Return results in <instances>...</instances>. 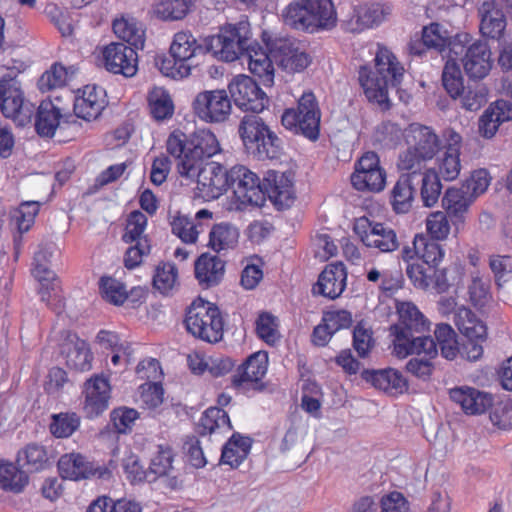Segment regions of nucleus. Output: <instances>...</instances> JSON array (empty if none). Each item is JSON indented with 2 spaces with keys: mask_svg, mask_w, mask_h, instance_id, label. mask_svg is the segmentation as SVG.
I'll use <instances>...</instances> for the list:
<instances>
[{
  "mask_svg": "<svg viewBox=\"0 0 512 512\" xmlns=\"http://www.w3.org/2000/svg\"><path fill=\"white\" fill-rule=\"evenodd\" d=\"M417 261L407 264L406 274L416 289L428 290L430 287L438 293L446 292L451 286L462 284L465 268L455 262L448 267L439 268L445 257V250L438 240L424 234L415 235Z\"/></svg>",
  "mask_w": 512,
  "mask_h": 512,
  "instance_id": "nucleus-1",
  "label": "nucleus"
},
{
  "mask_svg": "<svg viewBox=\"0 0 512 512\" xmlns=\"http://www.w3.org/2000/svg\"><path fill=\"white\" fill-rule=\"evenodd\" d=\"M374 61L375 70L360 68L359 83L367 100L377 104L382 111H387L391 108L388 87H397L402 83L405 69L396 55L380 43L377 44Z\"/></svg>",
  "mask_w": 512,
  "mask_h": 512,
  "instance_id": "nucleus-2",
  "label": "nucleus"
},
{
  "mask_svg": "<svg viewBox=\"0 0 512 512\" xmlns=\"http://www.w3.org/2000/svg\"><path fill=\"white\" fill-rule=\"evenodd\" d=\"M167 152L178 160L180 176H191L195 169L220 153L216 136L209 130H199L187 136L180 131L172 132L166 141Z\"/></svg>",
  "mask_w": 512,
  "mask_h": 512,
  "instance_id": "nucleus-3",
  "label": "nucleus"
},
{
  "mask_svg": "<svg viewBox=\"0 0 512 512\" xmlns=\"http://www.w3.org/2000/svg\"><path fill=\"white\" fill-rule=\"evenodd\" d=\"M473 40L471 34L459 32L450 37L448 31L437 22H432L422 28L421 36L411 37L408 43V52L412 56H423L429 50L442 54L449 49V55L459 54L463 51V45Z\"/></svg>",
  "mask_w": 512,
  "mask_h": 512,
  "instance_id": "nucleus-4",
  "label": "nucleus"
},
{
  "mask_svg": "<svg viewBox=\"0 0 512 512\" xmlns=\"http://www.w3.org/2000/svg\"><path fill=\"white\" fill-rule=\"evenodd\" d=\"M184 322L187 331L202 341L217 343L223 338L224 321L219 308L201 298L188 307Z\"/></svg>",
  "mask_w": 512,
  "mask_h": 512,
  "instance_id": "nucleus-5",
  "label": "nucleus"
},
{
  "mask_svg": "<svg viewBox=\"0 0 512 512\" xmlns=\"http://www.w3.org/2000/svg\"><path fill=\"white\" fill-rule=\"evenodd\" d=\"M251 36L250 23L247 20L226 24L217 35L207 37L208 53L219 60L233 62L241 57Z\"/></svg>",
  "mask_w": 512,
  "mask_h": 512,
  "instance_id": "nucleus-6",
  "label": "nucleus"
},
{
  "mask_svg": "<svg viewBox=\"0 0 512 512\" xmlns=\"http://www.w3.org/2000/svg\"><path fill=\"white\" fill-rule=\"evenodd\" d=\"M321 113L312 92H305L298 100L297 108L286 109L281 117L282 125L295 134L316 141L320 132Z\"/></svg>",
  "mask_w": 512,
  "mask_h": 512,
  "instance_id": "nucleus-7",
  "label": "nucleus"
},
{
  "mask_svg": "<svg viewBox=\"0 0 512 512\" xmlns=\"http://www.w3.org/2000/svg\"><path fill=\"white\" fill-rule=\"evenodd\" d=\"M354 233L364 246L381 253L394 252L400 245L397 233L392 227L366 215L354 218Z\"/></svg>",
  "mask_w": 512,
  "mask_h": 512,
  "instance_id": "nucleus-8",
  "label": "nucleus"
},
{
  "mask_svg": "<svg viewBox=\"0 0 512 512\" xmlns=\"http://www.w3.org/2000/svg\"><path fill=\"white\" fill-rule=\"evenodd\" d=\"M0 110L18 126L31 122L34 105L25 99L20 83L13 78L0 80Z\"/></svg>",
  "mask_w": 512,
  "mask_h": 512,
  "instance_id": "nucleus-9",
  "label": "nucleus"
},
{
  "mask_svg": "<svg viewBox=\"0 0 512 512\" xmlns=\"http://www.w3.org/2000/svg\"><path fill=\"white\" fill-rule=\"evenodd\" d=\"M186 179H197L196 195L204 201L218 199L230 187V170L218 162H206L195 169L191 176H181Z\"/></svg>",
  "mask_w": 512,
  "mask_h": 512,
  "instance_id": "nucleus-10",
  "label": "nucleus"
},
{
  "mask_svg": "<svg viewBox=\"0 0 512 512\" xmlns=\"http://www.w3.org/2000/svg\"><path fill=\"white\" fill-rule=\"evenodd\" d=\"M392 354L398 359L421 354L437 357L438 350L431 336L418 335V332L390 326Z\"/></svg>",
  "mask_w": 512,
  "mask_h": 512,
  "instance_id": "nucleus-11",
  "label": "nucleus"
},
{
  "mask_svg": "<svg viewBox=\"0 0 512 512\" xmlns=\"http://www.w3.org/2000/svg\"><path fill=\"white\" fill-rule=\"evenodd\" d=\"M192 105L195 114L206 123L225 122L232 110L230 97L220 89L198 93Z\"/></svg>",
  "mask_w": 512,
  "mask_h": 512,
  "instance_id": "nucleus-12",
  "label": "nucleus"
},
{
  "mask_svg": "<svg viewBox=\"0 0 512 512\" xmlns=\"http://www.w3.org/2000/svg\"><path fill=\"white\" fill-rule=\"evenodd\" d=\"M386 183V172L377 153L365 152L354 165V189L378 193Z\"/></svg>",
  "mask_w": 512,
  "mask_h": 512,
  "instance_id": "nucleus-13",
  "label": "nucleus"
},
{
  "mask_svg": "<svg viewBox=\"0 0 512 512\" xmlns=\"http://www.w3.org/2000/svg\"><path fill=\"white\" fill-rule=\"evenodd\" d=\"M228 89L235 105L245 111L260 113L268 102L265 92L247 75L234 77Z\"/></svg>",
  "mask_w": 512,
  "mask_h": 512,
  "instance_id": "nucleus-14",
  "label": "nucleus"
},
{
  "mask_svg": "<svg viewBox=\"0 0 512 512\" xmlns=\"http://www.w3.org/2000/svg\"><path fill=\"white\" fill-rule=\"evenodd\" d=\"M463 46V51L452 54L451 58L461 61L469 78L477 80L485 78L492 68L491 50L488 44L481 40H471Z\"/></svg>",
  "mask_w": 512,
  "mask_h": 512,
  "instance_id": "nucleus-15",
  "label": "nucleus"
},
{
  "mask_svg": "<svg viewBox=\"0 0 512 512\" xmlns=\"http://www.w3.org/2000/svg\"><path fill=\"white\" fill-rule=\"evenodd\" d=\"M269 51L278 66L288 74L303 72L311 63L310 55L291 39L274 40Z\"/></svg>",
  "mask_w": 512,
  "mask_h": 512,
  "instance_id": "nucleus-16",
  "label": "nucleus"
},
{
  "mask_svg": "<svg viewBox=\"0 0 512 512\" xmlns=\"http://www.w3.org/2000/svg\"><path fill=\"white\" fill-rule=\"evenodd\" d=\"M230 187L243 204L261 206L264 203V192L259 177L248 168L236 165L230 169Z\"/></svg>",
  "mask_w": 512,
  "mask_h": 512,
  "instance_id": "nucleus-17",
  "label": "nucleus"
},
{
  "mask_svg": "<svg viewBox=\"0 0 512 512\" xmlns=\"http://www.w3.org/2000/svg\"><path fill=\"white\" fill-rule=\"evenodd\" d=\"M107 71L132 77L138 70V56L135 49L125 43H110L103 51Z\"/></svg>",
  "mask_w": 512,
  "mask_h": 512,
  "instance_id": "nucleus-18",
  "label": "nucleus"
},
{
  "mask_svg": "<svg viewBox=\"0 0 512 512\" xmlns=\"http://www.w3.org/2000/svg\"><path fill=\"white\" fill-rule=\"evenodd\" d=\"M53 249L51 247H40L34 254L32 262V275L41 284L40 295L42 301L49 303L52 295L58 297V281L54 271L51 269V258Z\"/></svg>",
  "mask_w": 512,
  "mask_h": 512,
  "instance_id": "nucleus-19",
  "label": "nucleus"
},
{
  "mask_svg": "<svg viewBox=\"0 0 512 512\" xmlns=\"http://www.w3.org/2000/svg\"><path fill=\"white\" fill-rule=\"evenodd\" d=\"M262 190L279 208L290 207L295 198L292 173L267 171L263 178Z\"/></svg>",
  "mask_w": 512,
  "mask_h": 512,
  "instance_id": "nucleus-20",
  "label": "nucleus"
},
{
  "mask_svg": "<svg viewBox=\"0 0 512 512\" xmlns=\"http://www.w3.org/2000/svg\"><path fill=\"white\" fill-rule=\"evenodd\" d=\"M58 470L62 478L74 481L92 476L104 478L108 474L107 469L95 465L80 453L62 455L58 461Z\"/></svg>",
  "mask_w": 512,
  "mask_h": 512,
  "instance_id": "nucleus-21",
  "label": "nucleus"
},
{
  "mask_svg": "<svg viewBox=\"0 0 512 512\" xmlns=\"http://www.w3.org/2000/svg\"><path fill=\"white\" fill-rule=\"evenodd\" d=\"M111 387L107 378L96 375L85 382L84 413L95 418L108 409Z\"/></svg>",
  "mask_w": 512,
  "mask_h": 512,
  "instance_id": "nucleus-22",
  "label": "nucleus"
},
{
  "mask_svg": "<svg viewBox=\"0 0 512 512\" xmlns=\"http://www.w3.org/2000/svg\"><path fill=\"white\" fill-rule=\"evenodd\" d=\"M61 354L66 358V364L77 371H88L92 365V353L86 341L76 333L66 331L60 344Z\"/></svg>",
  "mask_w": 512,
  "mask_h": 512,
  "instance_id": "nucleus-23",
  "label": "nucleus"
},
{
  "mask_svg": "<svg viewBox=\"0 0 512 512\" xmlns=\"http://www.w3.org/2000/svg\"><path fill=\"white\" fill-rule=\"evenodd\" d=\"M475 200L463 188H448L442 198V207L449 216L454 230L458 233L463 229L469 208Z\"/></svg>",
  "mask_w": 512,
  "mask_h": 512,
  "instance_id": "nucleus-24",
  "label": "nucleus"
},
{
  "mask_svg": "<svg viewBox=\"0 0 512 512\" xmlns=\"http://www.w3.org/2000/svg\"><path fill=\"white\" fill-rule=\"evenodd\" d=\"M360 376L365 382L370 383L376 389L392 396L403 394L408 389L407 379L400 371L393 368L379 370L364 369L361 371Z\"/></svg>",
  "mask_w": 512,
  "mask_h": 512,
  "instance_id": "nucleus-25",
  "label": "nucleus"
},
{
  "mask_svg": "<svg viewBox=\"0 0 512 512\" xmlns=\"http://www.w3.org/2000/svg\"><path fill=\"white\" fill-rule=\"evenodd\" d=\"M347 272L342 262L332 263L319 275L313 286V294H319L329 299L339 297L346 286Z\"/></svg>",
  "mask_w": 512,
  "mask_h": 512,
  "instance_id": "nucleus-26",
  "label": "nucleus"
},
{
  "mask_svg": "<svg viewBox=\"0 0 512 512\" xmlns=\"http://www.w3.org/2000/svg\"><path fill=\"white\" fill-rule=\"evenodd\" d=\"M462 137L452 131L449 135L448 145L437 158L436 170L439 178L445 181H453L458 178L461 171L460 148Z\"/></svg>",
  "mask_w": 512,
  "mask_h": 512,
  "instance_id": "nucleus-27",
  "label": "nucleus"
},
{
  "mask_svg": "<svg viewBox=\"0 0 512 512\" xmlns=\"http://www.w3.org/2000/svg\"><path fill=\"white\" fill-rule=\"evenodd\" d=\"M449 396L468 415L484 413L492 406L493 402L491 394L469 386L452 388L449 391Z\"/></svg>",
  "mask_w": 512,
  "mask_h": 512,
  "instance_id": "nucleus-28",
  "label": "nucleus"
},
{
  "mask_svg": "<svg viewBox=\"0 0 512 512\" xmlns=\"http://www.w3.org/2000/svg\"><path fill=\"white\" fill-rule=\"evenodd\" d=\"M407 146L432 160L440 150L441 141L434 130L421 124H411L406 131Z\"/></svg>",
  "mask_w": 512,
  "mask_h": 512,
  "instance_id": "nucleus-29",
  "label": "nucleus"
},
{
  "mask_svg": "<svg viewBox=\"0 0 512 512\" xmlns=\"http://www.w3.org/2000/svg\"><path fill=\"white\" fill-rule=\"evenodd\" d=\"M207 53V38L198 40L190 31L177 32L170 46L171 57L186 65H192V58Z\"/></svg>",
  "mask_w": 512,
  "mask_h": 512,
  "instance_id": "nucleus-30",
  "label": "nucleus"
},
{
  "mask_svg": "<svg viewBox=\"0 0 512 512\" xmlns=\"http://www.w3.org/2000/svg\"><path fill=\"white\" fill-rule=\"evenodd\" d=\"M512 120V102L499 99L491 103L479 119V133L484 138H492L499 126Z\"/></svg>",
  "mask_w": 512,
  "mask_h": 512,
  "instance_id": "nucleus-31",
  "label": "nucleus"
},
{
  "mask_svg": "<svg viewBox=\"0 0 512 512\" xmlns=\"http://www.w3.org/2000/svg\"><path fill=\"white\" fill-rule=\"evenodd\" d=\"M105 107V90L96 85H86L82 95L76 97L74 112L86 121L96 119Z\"/></svg>",
  "mask_w": 512,
  "mask_h": 512,
  "instance_id": "nucleus-32",
  "label": "nucleus"
},
{
  "mask_svg": "<svg viewBox=\"0 0 512 512\" xmlns=\"http://www.w3.org/2000/svg\"><path fill=\"white\" fill-rule=\"evenodd\" d=\"M267 368L268 354L265 351H257L237 368L232 376V383L237 388L257 383L265 376Z\"/></svg>",
  "mask_w": 512,
  "mask_h": 512,
  "instance_id": "nucleus-33",
  "label": "nucleus"
},
{
  "mask_svg": "<svg viewBox=\"0 0 512 512\" xmlns=\"http://www.w3.org/2000/svg\"><path fill=\"white\" fill-rule=\"evenodd\" d=\"M480 32L484 37L499 39L506 29V17L495 0L484 1L479 7Z\"/></svg>",
  "mask_w": 512,
  "mask_h": 512,
  "instance_id": "nucleus-34",
  "label": "nucleus"
},
{
  "mask_svg": "<svg viewBox=\"0 0 512 512\" xmlns=\"http://www.w3.org/2000/svg\"><path fill=\"white\" fill-rule=\"evenodd\" d=\"M224 273L225 262L218 256L204 253L195 262V277L204 289L218 285Z\"/></svg>",
  "mask_w": 512,
  "mask_h": 512,
  "instance_id": "nucleus-35",
  "label": "nucleus"
},
{
  "mask_svg": "<svg viewBox=\"0 0 512 512\" xmlns=\"http://www.w3.org/2000/svg\"><path fill=\"white\" fill-rule=\"evenodd\" d=\"M453 322L459 332L467 339L486 340L487 327L471 309L459 306L455 311V316H453Z\"/></svg>",
  "mask_w": 512,
  "mask_h": 512,
  "instance_id": "nucleus-36",
  "label": "nucleus"
},
{
  "mask_svg": "<svg viewBox=\"0 0 512 512\" xmlns=\"http://www.w3.org/2000/svg\"><path fill=\"white\" fill-rule=\"evenodd\" d=\"M398 321L393 327L424 333L429 329V321L412 302H400L396 306Z\"/></svg>",
  "mask_w": 512,
  "mask_h": 512,
  "instance_id": "nucleus-37",
  "label": "nucleus"
},
{
  "mask_svg": "<svg viewBox=\"0 0 512 512\" xmlns=\"http://www.w3.org/2000/svg\"><path fill=\"white\" fill-rule=\"evenodd\" d=\"M415 189L410 175L401 176L390 192V204L396 214L410 211L414 201Z\"/></svg>",
  "mask_w": 512,
  "mask_h": 512,
  "instance_id": "nucleus-38",
  "label": "nucleus"
},
{
  "mask_svg": "<svg viewBox=\"0 0 512 512\" xmlns=\"http://www.w3.org/2000/svg\"><path fill=\"white\" fill-rule=\"evenodd\" d=\"M61 111L52 101H42L37 109L35 129L42 137H52L60 125Z\"/></svg>",
  "mask_w": 512,
  "mask_h": 512,
  "instance_id": "nucleus-39",
  "label": "nucleus"
},
{
  "mask_svg": "<svg viewBox=\"0 0 512 512\" xmlns=\"http://www.w3.org/2000/svg\"><path fill=\"white\" fill-rule=\"evenodd\" d=\"M309 0H296L287 5L282 11L284 23L296 30L310 32L314 18L308 12Z\"/></svg>",
  "mask_w": 512,
  "mask_h": 512,
  "instance_id": "nucleus-40",
  "label": "nucleus"
},
{
  "mask_svg": "<svg viewBox=\"0 0 512 512\" xmlns=\"http://www.w3.org/2000/svg\"><path fill=\"white\" fill-rule=\"evenodd\" d=\"M46 448L38 443H29L17 453V463L27 472H39L49 464Z\"/></svg>",
  "mask_w": 512,
  "mask_h": 512,
  "instance_id": "nucleus-41",
  "label": "nucleus"
},
{
  "mask_svg": "<svg viewBox=\"0 0 512 512\" xmlns=\"http://www.w3.org/2000/svg\"><path fill=\"white\" fill-rule=\"evenodd\" d=\"M308 12L314 18L310 33L331 29L336 24V11L331 0H309Z\"/></svg>",
  "mask_w": 512,
  "mask_h": 512,
  "instance_id": "nucleus-42",
  "label": "nucleus"
},
{
  "mask_svg": "<svg viewBox=\"0 0 512 512\" xmlns=\"http://www.w3.org/2000/svg\"><path fill=\"white\" fill-rule=\"evenodd\" d=\"M258 113L245 115L239 124L238 133L245 145L249 150H252L259 139L270 130L264 123L263 119L257 115Z\"/></svg>",
  "mask_w": 512,
  "mask_h": 512,
  "instance_id": "nucleus-43",
  "label": "nucleus"
},
{
  "mask_svg": "<svg viewBox=\"0 0 512 512\" xmlns=\"http://www.w3.org/2000/svg\"><path fill=\"white\" fill-rule=\"evenodd\" d=\"M239 238L238 229L229 223L215 224L209 232L208 246L219 253L221 251L233 249Z\"/></svg>",
  "mask_w": 512,
  "mask_h": 512,
  "instance_id": "nucleus-44",
  "label": "nucleus"
},
{
  "mask_svg": "<svg viewBox=\"0 0 512 512\" xmlns=\"http://www.w3.org/2000/svg\"><path fill=\"white\" fill-rule=\"evenodd\" d=\"M115 35L136 49L144 46V31L133 17L121 16L113 21Z\"/></svg>",
  "mask_w": 512,
  "mask_h": 512,
  "instance_id": "nucleus-45",
  "label": "nucleus"
},
{
  "mask_svg": "<svg viewBox=\"0 0 512 512\" xmlns=\"http://www.w3.org/2000/svg\"><path fill=\"white\" fill-rule=\"evenodd\" d=\"M436 348H440L443 358L455 360L460 353L458 336L454 329L446 323L437 324L434 330Z\"/></svg>",
  "mask_w": 512,
  "mask_h": 512,
  "instance_id": "nucleus-46",
  "label": "nucleus"
},
{
  "mask_svg": "<svg viewBox=\"0 0 512 512\" xmlns=\"http://www.w3.org/2000/svg\"><path fill=\"white\" fill-rule=\"evenodd\" d=\"M355 12L356 28L354 31L374 28L381 24L390 13L388 8L377 3L360 5Z\"/></svg>",
  "mask_w": 512,
  "mask_h": 512,
  "instance_id": "nucleus-47",
  "label": "nucleus"
},
{
  "mask_svg": "<svg viewBox=\"0 0 512 512\" xmlns=\"http://www.w3.org/2000/svg\"><path fill=\"white\" fill-rule=\"evenodd\" d=\"M232 428L230 418L226 411L218 407L208 408L200 418L197 431L200 435H207L217 430L228 431Z\"/></svg>",
  "mask_w": 512,
  "mask_h": 512,
  "instance_id": "nucleus-48",
  "label": "nucleus"
},
{
  "mask_svg": "<svg viewBox=\"0 0 512 512\" xmlns=\"http://www.w3.org/2000/svg\"><path fill=\"white\" fill-rule=\"evenodd\" d=\"M148 103L152 117L158 121L168 119L174 113L171 96L161 87H155L150 91Z\"/></svg>",
  "mask_w": 512,
  "mask_h": 512,
  "instance_id": "nucleus-49",
  "label": "nucleus"
},
{
  "mask_svg": "<svg viewBox=\"0 0 512 512\" xmlns=\"http://www.w3.org/2000/svg\"><path fill=\"white\" fill-rule=\"evenodd\" d=\"M442 84L449 96L459 98L465 89L463 76L458 63L450 58L444 65L442 72Z\"/></svg>",
  "mask_w": 512,
  "mask_h": 512,
  "instance_id": "nucleus-50",
  "label": "nucleus"
},
{
  "mask_svg": "<svg viewBox=\"0 0 512 512\" xmlns=\"http://www.w3.org/2000/svg\"><path fill=\"white\" fill-rule=\"evenodd\" d=\"M28 483V476L10 462L0 461V488L19 493Z\"/></svg>",
  "mask_w": 512,
  "mask_h": 512,
  "instance_id": "nucleus-51",
  "label": "nucleus"
},
{
  "mask_svg": "<svg viewBox=\"0 0 512 512\" xmlns=\"http://www.w3.org/2000/svg\"><path fill=\"white\" fill-rule=\"evenodd\" d=\"M178 270L175 264L163 262L156 266L153 275V286L163 295H168L177 285Z\"/></svg>",
  "mask_w": 512,
  "mask_h": 512,
  "instance_id": "nucleus-52",
  "label": "nucleus"
},
{
  "mask_svg": "<svg viewBox=\"0 0 512 512\" xmlns=\"http://www.w3.org/2000/svg\"><path fill=\"white\" fill-rule=\"evenodd\" d=\"M442 184L438 174L430 169L423 173L420 187V196L425 207H433L439 200Z\"/></svg>",
  "mask_w": 512,
  "mask_h": 512,
  "instance_id": "nucleus-53",
  "label": "nucleus"
},
{
  "mask_svg": "<svg viewBox=\"0 0 512 512\" xmlns=\"http://www.w3.org/2000/svg\"><path fill=\"white\" fill-rule=\"evenodd\" d=\"M259 140V143L251 150L258 159H277L281 156L283 151L282 140L271 129Z\"/></svg>",
  "mask_w": 512,
  "mask_h": 512,
  "instance_id": "nucleus-54",
  "label": "nucleus"
},
{
  "mask_svg": "<svg viewBox=\"0 0 512 512\" xmlns=\"http://www.w3.org/2000/svg\"><path fill=\"white\" fill-rule=\"evenodd\" d=\"M39 212V203L36 201L23 202L11 213V222L17 228L19 234L27 232Z\"/></svg>",
  "mask_w": 512,
  "mask_h": 512,
  "instance_id": "nucleus-55",
  "label": "nucleus"
},
{
  "mask_svg": "<svg viewBox=\"0 0 512 512\" xmlns=\"http://www.w3.org/2000/svg\"><path fill=\"white\" fill-rule=\"evenodd\" d=\"M147 217L141 211H133L127 218L125 233L122 239L125 243L140 242V240H148L144 235L147 226Z\"/></svg>",
  "mask_w": 512,
  "mask_h": 512,
  "instance_id": "nucleus-56",
  "label": "nucleus"
},
{
  "mask_svg": "<svg viewBox=\"0 0 512 512\" xmlns=\"http://www.w3.org/2000/svg\"><path fill=\"white\" fill-rule=\"evenodd\" d=\"M449 216L443 211L432 212L426 219V230L429 238L444 241L448 238L451 230Z\"/></svg>",
  "mask_w": 512,
  "mask_h": 512,
  "instance_id": "nucleus-57",
  "label": "nucleus"
},
{
  "mask_svg": "<svg viewBox=\"0 0 512 512\" xmlns=\"http://www.w3.org/2000/svg\"><path fill=\"white\" fill-rule=\"evenodd\" d=\"M100 291L102 297L114 305H121L128 298L125 285L113 277H102L100 279Z\"/></svg>",
  "mask_w": 512,
  "mask_h": 512,
  "instance_id": "nucleus-58",
  "label": "nucleus"
},
{
  "mask_svg": "<svg viewBox=\"0 0 512 512\" xmlns=\"http://www.w3.org/2000/svg\"><path fill=\"white\" fill-rule=\"evenodd\" d=\"M256 333L269 345H274L280 338L277 318L268 312L259 314L256 320Z\"/></svg>",
  "mask_w": 512,
  "mask_h": 512,
  "instance_id": "nucleus-59",
  "label": "nucleus"
},
{
  "mask_svg": "<svg viewBox=\"0 0 512 512\" xmlns=\"http://www.w3.org/2000/svg\"><path fill=\"white\" fill-rule=\"evenodd\" d=\"M80 425V418L75 413H60L53 415L50 425L51 433L58 438L72 435Z\"/></svg>",
  "mask_w": 512,
  "mask_h": 512,
  "instance_id": "nucleus-60",
  "label": "nucleus"
},
{
  "mask_svg": "<svg viewBox=\"0 0 512 512\" xmlns=\"http://www.w3.org/2000/svg\"><path fill=\"white\" fill-rule=\"evenodd\" d=\"M428 161L430 159L407 146V149L399 154L397 168L413 175L424 169Z\"/></svg>",
  "mask_w": 512,
  "mask_h": 512,
  "instance_id": "nucleus-61",
  "label": "nucleus"
},
{
  "mask_svg": "<svg viewBox=\"0 0 512 512\" xmlns=\"http://www.w3.org/2000/svg\"><path fill=\"white\" fill-rule=\"evenodd\" d=\"M191 4V0H162L157 7V14L164 20H180L187 15Z\"/></svg>",
  "mask_w": 512,
  "mask_h": 512,
  "instance_id": "nucleus-62",
  "label": "nucleus"
},
{
  "mask_svg": "<svg viewBox=\"0 0 512 512\" xmlns=\"http://www.w3.org/2000/svg\"><path fill=\"white\" fill-rule=\"evenodd\" d=\"M68 79L66 68L60 64H54L50 70L42 74L38 80V88L42 92L63 87Z\"/></svg>",
  "mask_w": 512,
  "mask_h": 512,
  "instance_id": "nucleus-63",
  "label": "nucleus"
},
{
  "mask_svg": "<svg viewBox=\"0 0 512 512\" xmlns=\"http://www.w3.org/2000/svg\"><path fill=\"white\" fill-rule=\"evenodd\" d=\"M489 414L490 420L494 426L501 430L512 429V399H506L492 403Z\"/></svg>",
  "mask_w": 512,
  "mask_h": 512,
  "instance_id": "nucleus-64",
  "label": "nucleus"
}]
</instances>
